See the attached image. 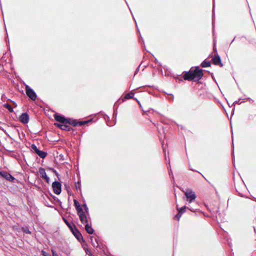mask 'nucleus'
<instances>
[{
    "label": "nucleus",
    "mask_w": 256,
    "mask_h": 256,
    "mask_svg": "<svg viewBox=\"0 0 256 256\" xmlns=\"http://www.w3.org/2000/svg\"><path fill=\"white\" fill-rule=\"evenodd\" d=\"M42 254L43 256H50L49 254L46 252L45 251L42 250Z\"/></svg>",
    "instance_id": "obj_23"
},
{
    "label": "nucleus",
    "mask_w": 256,
    "mask_h": 256,
    "mask_svg": "<svg viewBox=\"0 0 256 256\" xmlns=\"http://www.w3.org/2000/svg\"><path fill=\"white\" fill-rule=\"evenodd\" d=\"M32 148L36 154H38V152H40V150L37 148V147L35 145H32Z\"/></svg>",
    "instance_id": "obj_19"
},
{
    "label": "nucleus",
    "mask_w": 256,
    "mask_h": 256,
    "mask_svg": "<svg viewBox=\"0 0 256 256\" xmlns=\"http://www.w3.org/2000/svg\"><path fill=\"white\" fill-rule=\"evenodd\" d=\"M0 175L4 178L6 180L12 181L14 178L10 174L6 172H0Z\"/></svg>",
    "instance_id": "obj_8"
},
{
    "label": "nucleus",
    "mask_w": 256,
    "mask_h": 256,
    "mask_svg": "<svg viewBox=\"0 0 256 256\" xmlns=\"http://www.w3.org/2000/svg\"><path fill=\"white\" fill-rule=\"evenodd\" d=\"M88 122H90L89 120L88 121H82V122H80L78 123V124L79 125V126H82L84 124H86V123H88Z\"/></svg>",
    "instance_id": "obj_22"
},
{
    "label": "nucleus",
    "mask_w": 256,
    "mask_h": 256,
    "mask_svg": "<svg viewBox=\"0 0 256 256\" xmlns=\"http://www.w3.org/2000/svg\"><path fill=\"white\" fill-rule=\"evenodd\" d=\"M22 230L26 234H30V232L28 228H22Z\"/></svg>",
    "instance_id": "obj_21"
},
{
    "label": "nucleus",
    "mask_w": 256,
    "mask_h": 256,
    "mask_svg": "<svg viewBox=\"0 0 256 256\" xmlns=\"http://www.w3.org/2000/svg\"><path fill=\"white\" fill-rule=\"evenodd\" d=\"M26 91L27 95L32 100H35L36 98V96L34 92L30 88L29 86H26Z\"/></svg>",
    "instance_id": "obj_4"
},
{
    "label": "nucleus",
    "mask_w": 256,
    "mask_h": 256,
    "mask_svg": "<svg viewBox=\"0 0 256 256\" xmlns=\"http://www.w3.org/2000/svg\"><path fill=\"white\" fill-rule=\"evenodd\" d=\"M215 44H216V43H215V42H214V47L215 46Z\"/></svg>",
    "instance_id": "obj_28"
},
{
    "label": "nucleus",
    "mask_w": 256,
    "mask_h": 256,
    "mask_svg": "<svg viewBox=\"0 0 256 256\" xmlns=\"http://www.w3.org/2000/svg\"><path fill=\"white\" fill-rule=\"evenodd\" d=\"M19 119L22 122L27 124L29 121V116L27 113H23L20 115Z\"/></svg>",
    "instance_id": "obj_6"
},
{
    "label": "nucleus",
    "mask_w": 256,
    "mask_h": 256,
    "mask_svg": "<svg viewBox=\"0 0 256 256\" xmlns=\"http://www.w3.org/2000/svg\"><path fill=\"white\" fill-rule=\"evenodd\" d=\"M210 66V63L208 61H204L202 64V66L204 68L208 67Z\"/></svg>",
    "instance_id": "obj_15"
},
{
    "label": "nucleus",
    "mask_w": 256,
    "mask_h": 256,
    "mask_svg": "<svg viewBox=\"0 0 256 256\" xmlns=\"http://www.w3.org/2000/svg\"><path fill=\"white\" fill-rule=\"evenodd\" d=\"M202 76V70L197 67L194 70H190L184 76V78L185 80H192L195 78L200 79Z\"/></svg>",
    "instance_id": "obj_1"
},
{
    "label": "nucleus",
    "mask_w": 256,
    "mask_h": 256,
    "mask_svg": "<svg viewBox=\"0 0 256 256\" xmlns=\"http://www.w3.org/2000/svg\"><path fill=\"white\" fill-rule=\"evenodd\" d=\"M184 194L189 202H192L196 198V196L194 192L190 190H187L184 192Z\"/></svg>",
    "instance_id": "obj_2"
},
{
    "label": "nucleus",
    "mask_w": 256,
    "mask_h": 256,
    "mask_svg": "<svg viewBox=\"0 0 256 256\" xmlns=\"http://www.w3.org/2000/svg\"><path fill=\"white\" fill-rule=\"evenodd\" d=\"M52 256H58V255L56 252L54 250H52Z\"/></svg>",
    "instance_id": "obj_24"
},
{
    "label": "nucleus",
    "mask_w": 256,
    "mask_h": 256,
    "mask_svg": "<svg viewBox=\"0 0 256 256\" xmlns=\"http://www.w3.org/2000/svg\"><path fill=\"white\" fill-rule=\"evenodd\" d=\"M66 223L68 226L69 227H70V225L68 224V223L66 221Z\"/></svg>",
    "instance_id": "obj_27"
},
{
    "label": "nucleus",
    "mask_w": 256,
    "mask_h": 256,
    "mask_svg": "<svg viewBox=\"0 0 256 256\" xmlns=\"http://www.w3.org/2000/svg\"><path fill=\"white\" fill-rule=\"evenodd\" d=\"M134 96V94L132 93H128L126 94L124 96V99H130L132 98Z\"/></svg>",
    "instance_id": "obj_17"
},
{
    "label": "nucleus",
    "mask_w": 256,
    "mask_h": 256,
    "mask_svg": "<svg viewBox=\"0 0 256 256\" xmlns=\"http://www.w3.org/2000/svg\"><path fill=\"white\" fill-rule=\"evenodd\" d=\"M4 106L6 108L9 110L10 112H12L13 111L12 108L8 104H5Z\"/></svg>",
    "instance_id": "obj_20"
},
{
    "label": "nucleus",
    "mask_w": 256,
    "mask_h": 256,
    "mask_svg": "<svg viewBox=\"0 0 256 256\" xmlns=\"http://www.w3.org/2000/svg\"><path fill=\"white\" fill-rule=\"evenodd\" d=\"M74 204L76 206L77 212L82 210V208L80 207L78 202L77 200H74Z\"/></svg>",
    "instance_id": "obj_13"
},
{
    "label": "nucleus",
    "mask_w": 256,
    "mask_h": 256,
    "mask_svg": "<svg viewBox=\"0 0 256 256\" xmlns=\"http://www.w3.org/2000/svg\"><path fill=\"white\" fill-rule=\"evenodd\" d=\"M181 214H180V213H179L176 216V218L178 220H179V219H180V216H181Z\"/></svg>",
    "instance_id": "obj_25"
},
{
    "label": "nucleus",
    "mask_w": 256,
    "mask_h": 256,
    "mask_svg": "<svg viewBox=\"0 0 256 256\" xmlns=\"http://www.w3.org/2000/svg\"><path fill=\"white\" fill-rule=\"evenodd\" d=\"M38 154L42 158H44L46 156V152L42 150H40V152H38Z\"/></svg>",
    "instance_id": "obj_14"
},
{
    "label": "nucleus",
    "mask_w": 256,
    "mask_h": 256,
    "mask_svg": "<svg viewBox=\"0 0 256 256\" xmlns=\"http://www.w3.org/2000/svg\"><path fill=\"white\" fill-rule=\"evenodd\" d=\"M39 174L40 176L44 178L47 182H50V178L47 176L45 170L43 168H40L38 170Z\"/></svg>",
    "instance_id": "obj_7"
},
{
    "label": "nucleus",
    "mask_w": 256,
    "mask_h": 256,
    "mask_svg": "<svg viewBox=\"0 0 256 256\" xmlns=\"http://www.w3.org/2000/svg\"><path fill=\"white\" fill-rule=\"evenodd\" d=\"M85 224V228L86 232L90 234H93L94 230L92 228V227L88 225V223L86 224Z\"/></svg>",
    "instance_id": "obj_11"
},
{
    "label": "nucleus",
    "mask_w": 256,
    "mask_h": 256,
    "mask_svg": "<svg viewBox=\"0 0 256 256\" xmlns=\"http://www.w3.org/2000/svg\"><path fill=\"white\" fill-rule=\"evenodd\" d=\"M84 208H85L86 210V212H88V208H87L86 206V205H84Z\"/></svg>",
    "instance_id": "obj_26"
},
{
    "label": "nucleus",
    "mask_w": 256,
    "mask_h": 256,
    "mask_svg": "<svg viewBox=\"0 0 256 256\" xmlns=\"http://www.w3.org/2000/svg\"><path fill=\"white\" fill-rule=\"evenodd\" d=\"M80 220L82 223L86 224L88 223V219L83 210L78 212Z\"/></svg>",
    "instance_id": "obj_5"
},
{
    "label": "nucleus",
    "mask_w": 256,
    "mask_h": 256,
    "mask_svg": "<svg viewBox=\"0 0 256 256\" xmlns=\"http://www.w3.org/2000/svg\"><path fill=\"white\" fill-rule=\"evenodd\" d=\"M186 208V206H184L182 207V208H178V206H177V210L178 211V212L181 214H182L185 212Z\"/></svg>",
    "instance_id": "obj_16"
},
{
    "label": "nucleus",
    "mask_w": 256,
    "mask_h": 256,
    "mask_svg": "<svg viewBox=\"0 0 256 256\" xmlns=\"http://www.w3.org/2000/svg\"><path fill=\"white\" fill-rule=\"evenodd\" d=\"M54 192L56 194H59L62 191L61 184L58 182H54L52 185Z\"/></svg>",
    "instance_id": "obj_3"
},
{
    "label": "nucleus",
    "mask_w": 256,
    "mask_h": 256,
    "mask_svg": "<svg viewBox=\"0 0 256 256\" xmlns=\"http://www.w3.org/2000/svg\"><path fill=\"white\" fill-rule=\"evenodd\" d=\"M32 148L36 154H38V152H40V150L37 148V147L35 145H32Z\"/></svg>",
    "instance_id": "obj_18"
},
{
    "label": "nucleus",
    "mask_w": 256,
    "mask_h": 256,
    "mask_svg": "<svg viewBox=\"0 0 256 256\" xmlns=\"http://www.w3.org/2000/svg\"><path fill=\"white\" fill-rule=\"evenodd\" d=\"M54 118L58 122H62V123H65L66 122V120L63 116H58V114L54 115Z\"/></svg>",
    "instance_id": "obj_9"
},
{
    "label": "nucleus",
    "mask_w": 256,
    "mask_h": 256,
    "mask_svg": "<svg viewBox=\"0 0 256 256\" xmlns=\"http://www.w3.org/2000/svg\"><path fill=\"white\" fill-rule=\"evenodd\" d=\"M64 123L62 124H56V126H58L59 128H60L62 130H69L70 128L68 126L64 124Z\"/></svg>",
    "instance_id": "obj_12"
},
{
    "label": "nucleus",
    "mask_w": 256,
    "mask_h": 256,
    "mask_svg": "<svg viewBox=\"0 0 256 256\" xmlns=\"http://www.w3.org/2000/svg\"><path fill=\"white\" fill-rule=\"evenodd\" d=\"M213 62L214 64L218 65L220 64V66H222V64H221L220 58L219 56H216L212 58Z\"/></svg>",
    "instance_id": "obj_10"
}]
</instances>
